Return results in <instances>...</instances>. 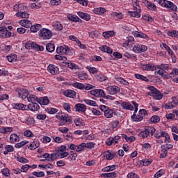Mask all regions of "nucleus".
Listing matches in <instances>:
<instances>
[{
	"label": "nucleus",
	"instance_id": "35",
	"mask_svg": "<svg viewBox=\"0 0 178 178\" xmlns=\"http://www.w3.org/2000/svg\"><path fill=\"white\" fill-rule=\"evenodd\" d=\"M102 35L106 40H109L110 37H115L116 33L113 31H108L103 32Z\"/></svg>",
	"mask_w": 178,
	"mask_h": 178
},
{
	"label": "nucleus",
	"instance_id": "3",
	"mask_svg": "<svg viewBox=\"0 0 178 178\" xmlns=\"http://www.w3.org/2000/svg\"><path fill=\"white\" fill-rule=\"evenodd\" d=\"M170 70H172V67H170L169 64H161L159 67L157 73L162 77L168 79L169 77L168 73Z\"/></svg>",
	"mask_w": 178,
	"mask_h": 178
},
{
	"label": "nucleus",
	"instance_id": "59",
	"mask_svg": "<svg viewBox=\"0 0 178 178\" xmlns=\"http://www.w3.org/2000/svg\"><path fill=\"white\" fill-rule=\"evenodd\" d=\"M46 112H47V113H49V115H55V113H58V112H59V110L58 108L50 107L46 108Z\"/></svg>",
	"mask_w": 178,
	"mask_h": 178
},
{
	"label": "nucleus",
	"instance_id": "41",
	"mask_svg": "<svg viewBox=\"0 0 178 178\" xmlns=\"http://www.w3.org/2000/svg\"><path fill=\"white\" fill-rule=\"evenodd\" d=\"M69 20H71V22H75L76 23H81V19H79L77 15H69L67 17Z\"/></svg>",
	"mask_w": 178,
	"mask_h": 178
},
{
	"label": "nucleus",
	"instance_id": "11",
	"mask_svg": "<svg viewBox=\"0 0 178 178\" xmlns=\"http://www.w3.org/2000/svg\"><path fill=\"white\" fill-rule=\"evenodd\" d=\"M106 91L110 95H115L120 92V88L118 86H109L106 88Z\"/></svg>",
	"mask_w": 178,
	"mask_h": 178
},
{
	"label": "nucleus",
	"instance_id": "43",
	"mask_svg": "<svg viewBox=\"0 0 178 178\" xmlns=\"http://www.w3.org/2000/svg\"><path fill=\"white\" fill-rule=\"evenodd\" d=\"M94 13H95L96 15H104V13H105L106 12V9H105V8H102V7H99L97 8H95L93 10Z\"/></svg>",
	"mask_w": 178,
	"mask_h": 178
},
{
	"label": "nucleus",
	"instance_id": "19",
	"mask_svg": "<svg viewBox=\"0 0 178 178\" xmlns=\"http://www.w3.org/2000/svg\"><path fill=\"white\" fill-rule=\"evenodd\" d=\"M40 109V105L37 103H30L26 106V111H31V112H37Z\"/></svg>",
	"mask_w": 178,
	"mask_h": 178
},
{
	"label": "nucleus",
	"instance_id": "49",
	"mask_svg": "<svg viewBox=\"0 0 178 178\" xmlns=\"http://www.w3.org/2000/svg\"><path fill=\"white\" fill-rule=\"evenodd\" d=\"M114 112L113 109L108 108L104 113V118L106 119H111L113 116Z\"/></svg>",
	"mask_w": 178,
	"mask_h": 178
},
{
	"label": "nucleus",
	"instance_id": "29",
	"mask_svg": "<svg viewBox=\"0 0 178 178\" xmlns=\"http://www.w3.org/2000/svg\"><path fill=\"white\" fill-rule=\"evenodd\" d=\"M132 34L133 35H134V37H136V38H145V39L148 38V36L147 35V34L143 32H140L138 31H134L132 32Z\"/></svg>",
	"mask_w": 178,
	"mask_h": 178
},
{
	"label": "nucleus",
	"instance_id": "62",
	"mask_svg": "<svg viewBox=\"0 0 178 178\" xmlns=\"http://www.w3.org/2000/svg\"><path fill=\"white\" fill-rule=\"evenodd\" d=\"M67 67H69L70 69H74L76 70V69H79V65H76L75 63H73L72 62H69L67 64Z\"/></svg>",
	"mask_w": 178,
	"mask_h": 178
},
{
	"label": "nucleus",
	"instance_id": "55",
	"mask_svg": "<svg viewBox=\"0 0 178 178\" xmlns=\"http://www.w3.org/2000/svg\"><path fill=\"white\" fill-rule=\"evenodd\" d=\"M165 173H166V170L165 169L159 170V171L156 172V173L154 174V178L162 177V176H163Z\"/></svg>",
	"mask_w": 178,
	"mask_h": 178
},
{
	"label": "nucleus",
	"instance_id": "46",
	"mask_svg": "<svg viewBox=\"0 0 178 178\" xmlns=\"http://www.w3.org/2000/svg\"><path fill=\"white\" fill-rule=\"evenodd\" d=\"M6 58L8 60V62L10 63L16 62V60H17V55L15 54H11L8 56H6Z\"/></svg>",
	"mask_w": 178,
	"mask_h": 178
},
{
	"label": "nucleus",
	"instance_id": "22",
	"mask_svg": "<svg viewBox=\"0 0 178 178\" xmlns=\"http://www.w3.org/2000/svg\"><path fill=\"white\" fill-rule=\"evenodd\" d=\"M160 48H161V49H165V51H167L168 55L172 56V58H173V56H175V53L173 52V50H172V49H170V47L168 46V44H166L165 43H161L160 44Z\"/></svg>",
	"mask_w": 178,
	"mask_h": 178
},
{
	"label": "nucleus",
	"instance_id": "38",
	"mask_svg": "<svg viewBox=\"0 0 178 178\" xmlns=\"http://www.w3.org/2000/svg\"><path fill=\"white\" fill-rule=\"evenodd\" d=\"M40 147V142L38 140H33L28 146L29 149H37Z\"/></svg>",
	"mask_w": 178,
	"mask_h": 178
},
{
	"label": "nucleus",
	"instance_id": "12",
	"mask_svg": "<svg viewBox=\"0 0 178 178\" xmlns=\"http://www.w3.org/2000/svg\"><path fill=\"white\" fill-rule=\"evenodd\" d=\"M90 94L98 98H104V97H105V91L102 89L92 90L90 91Z\"/></svg>",
	"mask_w": 178,
	"mask_h": 178
},
{
	"label": "nucleus",
	"instance_id": "33",
	"mask_svg": "<svg viewBox=\"0 0 178 178\" xmlns=\"http://www.w3.org/2000/svg\"><path fill=\"white\" fill-rule=\"evenodd\" d=\"M144 3L149 10H156V6L148 0H145Z\"/></svg>",
	"mask_w": 178,
	"mask_h": 178
},
{
	"label": "nucleus",
	"instance_id": "23",
	"mask_svg": "<svg viewBox=\"0 0 178 178\" xmlns=\"http://www.w3.org/2000/svg\"><path fill=\"white\" fill-rule=\"evenodd\" d=\"M1 49L4 54H9L12 49V44L10 42H7L1 45Z\"/></svg>",
	"mask_w": 178,
	"mask_h": 178
},
{
	"label": "nucleus",
	"instance_id": "45",
	"mask_svg": "<svg viewBox=\"0 0 178 178\" xmlns=\"http://www.w3.org/2000/svg\"><path fill=\"white\" fill-rule=\"evenodd\" d=\"M28 102H31V104L38 102V97L35 96V95H29L28 97H26Z\"/></svg>",
	"mask_w": 178,
	"mask_h": 178
},
{
	"label": "nucleus",
	"instance_id": "27",
	"mask_svg": "<svg viewBox=\"0 0 178 178\" xmlns=\"http://www.w3.org/2000/svg\"><path fill=\"white\" fill-rule=\"evenodd\" d=\"M115 80L118 81V83L122 84L123 86H129V81L127 80H125L123 79V77L120 76L119 75H115Z\"/></svg>",
	"mask_w": 178,
	"mask_h": 178
},
{
	"label": "nucleus",
	"instance_id": "60",
	"mask_svg": "<svg viewBox=\"0 0 178 178\" xmlns=\"http://www.w3.org/2000/svg\"><path fill=\"white\" fill-rule=\"evenodd\" d=\"M46 49L48 52H54L55 51V44L49 43L46 45Z\"/></svg>",
	"mask_w": 178,
	"mask_h": 178
},
{
	"label": "nucleus",
	"instance_id": "2",
	"mask_svg": "<svg viewBox=\"0 0 178 178\" xmlns=\"http://www.w3.org/2000/svg\"><path fill=\"white\" fill-rule=\"evenodd\" d=\"M25 9L26 7H24V6L22 3L14 6L15 12H17L16 13V16L17 17H22V19H29V13L24 12Z\"/></svg>",
	"mask_w": 178,
	"mask_h": 178
},
{
	"label": "nucleus",
	"instance_id": "47",
	"mask_svg": "<svg viewBox=\"0 0 178 178\" xmlns=\"http://www.w3.org/2000/svg\"><path fill=\"white\" fill-rule=\"evenodd\" d=\"M101 177L107 178H116L118 177V174L116 172L103 173L101 175Z\"/></svg>",
	"mask_w": 178,
	"mask_h": 178
},
{
	"label": "nucleus",
	"instance_id": "36",
	"mask_svg": "<svg viewBox=\"0 0 178 178\" xmlns=\"http://www.w3.org/2000/svg\"><path fill=\"white\" fill-rule=\"evenodd\" d=\"M147 91L146 92V94H147V95H149V97H152L154 93H155L158 89L152 86H147Z\"/></svg>",
	"mask_w": 178,
	"mask_h": 178
},
{
	"label": "nucleus",
	"instance_id": "5",
	"mask_svg": "<svg viewBox=\"0 0 178 178\" xmlns=\"http://www.w3.org/2000/svg\"><path fill=\"white\" fill-rule=\"evenodd\" d=\"M56 119L59 120V126H65L66 123H70L72 122V119L67 115H63L62 113H58L56 115Z\"/></svg>",
	"mask_w": 178,
	"mask_h": 178
},
{
	"label": "nucleus",
	"instance_id": "52",
	"mask_svg": "<svg viewBox=\"0 0 178 178\" xmlns=\"http://www.w3.org/2000/svg\"><path fill=\"white\" fill-rule=\"evenodd\" d=\"M165 144L170 143V136L165 131H163V137L161 138Z\"/></svg>",
	"mask_w": 178,
	"mask_h": 178
},
{
	"label": "nucleus",
	"instance_id": "24",
	"mask_svg": "<svg viewBox=\"0 0 178 178\" xmlns=\"http://www.w3.org/2000/svg\"><path fill=\"white\" fill-rule=\"evenodd\" d=\"M13 132V127H0V133L1 134H10Z\"/></svg>",
	"mask_w": 178,
	"mask_h": 178
},
{
	"label": "nucleus",
	"instance_id": "42",
	"mask_svg": "<svg viewBox=\"0 0 178 178\" xmlns=\"http://www.w3.org/2000/svg\"><path fill=\"white\" fill-rule=\"evenodd\" d=\"M38 102L40 105H48V104H49V99H48V97H40L38 100Z\"/></svg>",
	"mask_w": 178,
	"mask_h": 178
},
{
	"label": "nucleus",
	"instance_id": "14",
	"mask_svg": "<svg viewBox=\"0 0 178 178\" xmlns=\"http://www.w3.org/2000/svg\"><path fill=\"white\" fill-rule=\"evenodd\" d=\"M21 122L25 123L27 126H31V124H34L35 123L34 118L30 115H24L21 118Z\"/></svg>",
	"mask_w": 178,
	"mask_h": 178
},
{
	"label": "nucleus",
	"instance_id": "20",
	"mask_svg": "<svg viewBox=\"0 0 178 178\" xmlns=\"http://www.w3.org/2000/svg\"><path fill=\"white\" fill-rule=\"evenodd\" d=\"M110 17H113L114 20H122L124 17V15L120 12H112L110 14Z\"/></svg>",
	"mask_w": 178,
	"mask_h": 178
},
{
	"label": "nucleus",
	"instance_id": "34",
	"mask_svg": "<svg viewBox=\"0 0 178 178\" xmlns=\"http://www.w3.org/2000/svg\"><path fill=\"white\" fill-rule=\"evenodd\" d=\"M78 16L81 17V19H83V20H86V22H90L91 20V16H90L89 14L83 13V12H78L77 13Z\"/></svg>",
	"mask_w": 178,
	"mask_h": 178
},
{
	"label": "nucleus",
	"instance_id": "10",
	"mask_svg": "<svg viewBox=\"0 0 178 178\" xmlns=\"http://www.w3.org/2000/svg\"><path fill=\"white\" fill-rule=\"evenodd\" d=\"M147 49L148 47L141 44H135L133 47V51L135 54H141L145 52Z\"/></svg>",
	"mask_w": 178,
	"mask_h": 178
},
{
	"label": "nucleus",
	"instance_id": "39",
	"mask_svg": "<svg viewBox=\"0 0 178 178\" xmlns=\"http://www.w3.org/2000/svg\"><path fill=\"white\" fill-rule=\"evenodd\" d=\"M148 136H149V129H145L138 133V137H140V138H147Z\"/></svg>",
	"mask_w": 178,
	"mask_h": 178
},
{
	"label": "nucleus",
	"instance_id": "18",
	"mask_svg": "<svg viewBox=\"0 0 178 178\" xmlns=\"http://www.w3.org/2000/svg\"><path fill=\"white\" fill-rule=\"evenodd\" d=\"M102 155H103L104 158H105L107 161H112V159L116 156V153L108 150L103 152Z\"/></svg>",
	"mask_w": 178,
	"mask_h": 178
},
{
	"label": "nucleus",
	"instance_id": "40",
	"mask_svg": "<svg viewBox=\"0 0 178 178\" xmlns=\"http://www.w3.org/2000/svg\"><path fill=\"white\" fill-rule=\"evenodd\" d=\"M41 29H42V25L40 24H36L35 25H31L30 30L31 33H37V31H39Z\"/></svg>",
	"mask_w": 178,
	"mask_h": 178
},
{
	"label": "nucleus",
	"instance_id": "61",
	"mask_svg": "<svg viewBox=\"0 0 178 178\" xmlns=\"http://www.w3.org/2000/svg\"><path fill=\"white\" fill-rule=\"evenodd\" d=\"M151 123H159L161 122V118L158 115H153L150 118Z\"/></svg>",
	"mask_w": 178,
	"mask_h": 178
},
{
	"label": "nucleus",
	"instance_id": "15",
	"mask_svg": "<svg viewBox=\"0 0 178 178\" xmlns=\"http://www.w3.org/2000/svg\"><path fill=\"white\" fill-rule=\"evenodd\" d=\"M47 71L52 76H56V74H59V67L55 65L49 64L47 67Z\"/></svg>",
	"mask_w": 178,
	"mask_h": 178
},
{
	"label": "nucleus",
	"instance_id": "54",
	"mask_svg": "<svg viewBox=\"0 0 178 178\" xmlns=\"http://www.w3.org/2000/svg\"><path fill=\"white\" fill-rule=\"evenodd\" d=\"M167 35L169 37H172V38H178V31H176V30L168 31L167 32Z\"/></svg>",
	"mask_w": 178,
	"mask_h": 178
},
{
	"label": "nucleus",
	"instance_id": "58",
	"mask_svg": "<svg viewBox=\"0 0 178 178\" xmlns=\"http://www.w3.org/2000/svg\"><path fill=\"white\" fill-rule=\"evenodd\" d=\"M168 156V150H165L162 146L161 147L159 158L163 159Z\"/></svg>",
	"mask_w": 178,
	"mask_h": 178
},
{
	"label": "nucleus",
	"instance_id": "25",
	"mask_svg": "<svg viewBox=\"0 0 178 178\" xmlns=\"http://www.w3.org/2000/svg\"><path fill=\"white\" fill-rule=\"evenodd\" d=\"M175 105H176V97H172V102L163 105V108L164 109H172L175 108Z\"/></svg>",
	"mask_w": 178,
	"mask_h": 178
},
{
	"label": "nucleus",
	"instance_id": "13",
	"mask_svg": "<svg viewBox=\"0 0 178 178\" xmlns=\"http://www.w3.org/2000/svg\"><path fill=\"white\" fill-rule=\"evenodd\" d=\"M16 92H17L18 98H21V99H26L29 97V90L27 89L19 88L17 89Z\"/></svg>",
	"mask_w": 178,
	"mask_h": 178
},
{
	"label": "nucleus",
	"instance_id": "53",
	"mask_svg": "<svg viewBox=\"0 0 178 178\" xmlns=\"http://www.w3.org/2000/svg\"><path fill=\"white\" fill-rule=\"evenodd\" d=\"M78 78L79 79V80H88V74L84 72H79L78 74Z\"/></svg>",
	"mask_w": 178,
	"mask_h": 178
},
{
	"label": "nucleus",
	"instance_id": "4",
	"mask_svg": "<svg viewBox=\"0 0 178 178\" xmlns=\"http://www.w3.org/2000/svg\"><path fill=\"white\" fill-rule=\"evenodd\" d=\"M158 3L162 8H166L169 10H173V12H177V6L173 3V2L168 0H159Z\"/></svg>",
	"mask_w": 178,
	"mask_h": 178
},
{
	"label": "nucleus",
	"instance_id": "17",
	"mask_svg": "<svg viewBox=\"0 0 178 178\" xmlns=\"http://www.w3.org/2000/svg\"><path fill=\"white\" fill-rule=\"evenodd\" d=\"M74 108L76 112H79V113H84L87 111V106L84 104L78 103L75 104Z\"/></svg>",
	"mask_w": 178,
	"mask_h": 178
},
{
	"label": "nucleus",
	"instance_id": "7",
	"mask_svg": "<svg viewBox=\"0 0 178 178\" xmlns=\"http://www.w3.org/2000/svg\"><path fill=\"white\" fill-rule=\"evenodd\" d=\"M56 52L58 55H72L73 49H70V48L66 45H63L57 47Z\"/></svg>",
	"mask_w": 178,
	"mask_h": 178
},
{
	"label": "nucleus",
	"instance_id": "30",
	"mask_svg": "<svg viewBox=\"0 0 178 178\" xmlns=\"http://www.w3.org/2000/svg\"><path fill=\"white\" fill-rule=\"evenodd\" d=\"M9 140L10 144H15V143H19L20 141V137L16 134H12L10 136Z\"/></svg>",
	"mask_w": 178,
	"mask_h": 178
},
{
	"label": "nucleus",
	"instance_id": "37",
	"mask_svg": "<svg viewBox=\"0 0 178 178\" xmlns=\"http://www.w3.org/2000/svg\"><path fill=\"white\" fill-rule=\"evenodd\" d=\"M121 106L123 108V109H127L129 111H133L134 109V107L130 102H123L121 103Z\"/></svg>",
	"mask_w": 178,
	"mask_h": 178
},
{
	"label": "nucleus",
	"instance_id": "28",
	"mask_svg": "<svg viewBox=\"0 0 178 178\" xmlns=\"http://www.w3.org/2000/svg\"><path fill=\"white\" fill-rule=\"evenodd\" d=\"M19 24L22 26V27H25V29H29V27H31V21L29 19H22L19 22Z\"/></svg>",
	"mask_w": 178,
	"mask_h": 178
},
{
	"label": "nucleus",
	"instance_id": "21",
	"mask_svg": "<svg viewBox=\"0 0 178 178\" xmlns=\"http://www.w3.org/2000/svg\"><path fill=\"white\" fill-rule=\"evenodd\" d=\"M52 27L56 31H62L63 30V24L59 21H54L52 22Z\"/></svg>",
	"mask_w": 178,
	"mask_h": 178
},
{
	"label": "nucleus",
	"instance_id": "44",
	"mask_svg": "<svg viewBox=\"0 0 178 178\" xmlns=\"http://www.w3.org/2000/svg\"><path fill=\"white\" fill-rule=\"evenodd\" d=\"M153 98H154V99H157V101H159L161 99H162V98H163V95L161 92V91H159L158 89L157 90H156V92L154 93Z\"/></svg>",
	"mask_w": 178,
	"mask_h": 178
},
{
	"label": "nucleus",
	"instance_id": "31",
	"mask_svg": "<svg viewBox=\"0 0 178 178\" xmlns=\"http://www.w3.org/2000/svg\"><path fill=\"white\" fill-rule=\"evenodd\" d=\"M63 95L68 98H74L76 97V92L73 90H65L63 92Z\"/></svg>",
	"mask_w": 178,
	"mask_h": 178
},
{
	"label": "nucleus",
	"instance_id": "63",
	"mask_svg": "<svg viewBox=\"0 0 178 178\" xmlns=\"http://www.w3.org/2000/svg\"><path fill=\"white\" fill-rule=\"evenodd\" d=\"M24 137H28L29 138H33L34 137V134L30 130H26L24 131Z\"/></svg>",
	"mask_w": 178,
	"mask_h": 178
},
{
	"label": "nucleus",
	"instance_id": "26",
	"mask_svg": "<svg viewBox=\"0 0 178 178\" xmlns=\"http://www.w3.org/2000/svg\"><path fill=\"white\" fill-rule=\"evenodd\" d=\"M13 106L14 109H17V111H27V106L22 103H14Z\"/></svg>",
	"mask_w": 178,
	"mask_h": 178
},
{
	"label": "nucleus",
	"instance_id": "16",
	"mask_svg": "<svg viewBox=\"0 0 178 178\" xmlns=\"http://www.w3.org/2000/svg\"><path fill=\"white\" fill-rule=\"evenodd\" d=\"M133 42H134V38L133 36H128L124 40L122 47L127 49L131 47Z\"/></svg>",
	"mask_w": 178,
	"mask_h": 178
},
{
	"label": "nucleus",
	"instance_id": "48",
	"mask_svg": "<svg viewBox=\"0 0 178 178\" xmlns=\"http://www.w3.org/2000/svg\"><path fill=\"white\" fill-rule=\"evenodd\" d=\"M124 58H127V59H132V60H134V62H137V56L134 54H131L129 52H125L124 54Z\"/></svg>",
	"mask_w": 178,
	"mask_h": 178
},
{
	"label": "nucleus",
	"instance_id": "1",
	"mask_svg": "<svg viewBox=\"0 0 178 178\" xmlns=\"http://www.w3.org/2000/svg\"><path fill=\"white\" fill-rule=\"evenodd\" d=\"M132 104L134 106L135 111L134 115H131V119L133 122H141V120H143V119L147 116V110L140 109L138 113L136 115V113H137V111H138V104L136 102H132Z\"/></svg>",
	"mask_w": 178,
	"mask_h": 178
},
{
	"label": "nucleus",
	"instance_id": "8",
	"mask_svg": "<svg viewBox=\"0 0 178 178\" xmlns=\"http://www.w3.org/2000/svg\"><path fill=\"white\" fill-rule=\"evenodd\" d=\"M134 5V11L131 12V16L132 17H141V8L140 7V3H138V1L135 0V1L133 2Z\"/></svg>",
	"mask_w": 178,
	"mask_h": 178
},
{
	"label": "nucleus",
	"instance_id": "6",
	"mask_svg": "<svg viewBox=\"0 0 178 178\" xmlns=\"http://www.w3.org/2000/svg\"><path fill=\"white\" fill-rule=\"evenodd\" d=\"M38 35L41 40H50V38H52L53 33L52 31L47 28H42L39 31Z\"/></svg>",
	"mask_w": 178,
	"mask_h": 178
},
{
	"label": "nucleus",
	"instance_id": "56",
	"mask_svg": "<svg viewBox=\"0 0 178 178\" xmlns=\"http://www.w3.org/2000/svg\"><path fill=\"white\" fill-rule=\"evenodd\" d=\"M63 108L68 113H72V105L70 103H63Z\"/></svg>",
	"mask_w": 178,
	"mask_h": 178
},
{
	"label": "nucleus",
	"instance_id": "51",
	"mask_svg": "<svg viewBox=\"0 0 178 178\" xmlns=\"http://www.w3.org/2000/svg\"><path fill=\"white\" fill-rule=\"evenodd\" d=\"M83 102L86 103V105H88L89 106H98V104H97V102L94 100L84 99Z\"/></svg>",
	"mask_w": 178,
	"mask_h": 178
},
{
	"label": "nucleus",
	"instance_id": "64",
	"mask_svg": "<svg viewBox=\"0 0 178 178\" xmlns=\"http://www.w3.org/2000/svg\"><path fill=\"white\" fill-rule=\"evenodd\" d=\"M73 87L78 88V90H84V84L79 82H75L73 83Z\"/></svg>",
	"mask_w": 178,
	"mask_h": 178
},
{
	"label": "nucleus",
	"instance_id": "9",
	"mask_svg": "<svg viewBox=\"0 0 178 178\" xmlns=\"http://www.w3.org/2000/svg\"><path fill=\"white\" fill-rule=\"evenodd\" d=\"M121 140H122V138H120V136H116L114 138H108L106 140L105 144L106 145L111 147V145H115V144H119Z\"/></svg>",
	"mask_w": 178,
	"mask_h": 178
},
{
	"label": "nucleus",
	"instance_id": "50",
	"mask_svg": "<svg viewBox=\"0 0 178 178\" xmlns=\"http://www.w3.org/2000/svg\"><path fill=\"white\" fill-rule=\"evenodd\" d=\"M99 49L102 51V52H106V54H112V52H113L112 49L106 45L100 47Z\"/></svg>",
	"mask_w": 178,
	"mask_h": 178
},
{
	"label": "nucleus",
	"instance_id": "57",
	"mask_svg": "<svg viewBox=\"0 0 178 178\" xmlns=\"http://www.w3.org/2000/svg\"><path fill=\"white\" fill-rule=\"evenodd\" d=\"M86 69L90 74H97L98 73V69L95 67L87 66Z\"/></svg>",
	"mask_w": 178,
	"mask_h": 178
},
{
	"label": "nucleus",
	"instance_id": "32",
	"mask_svg": "<svg viewBox=\"0 0 178 178\" xmlns=\"http://www.w3.org/2000/svg\"><path fill=\"white\" fill-rule=\"evenodd\" d=\"M141 68L143 70H147V71H151V72H154V70H156V67H155V65H154V64L143 65L141 66Z\"/></svg>",
	"mask_w": 178,
	"mask_h": 178
}]
</instances>
